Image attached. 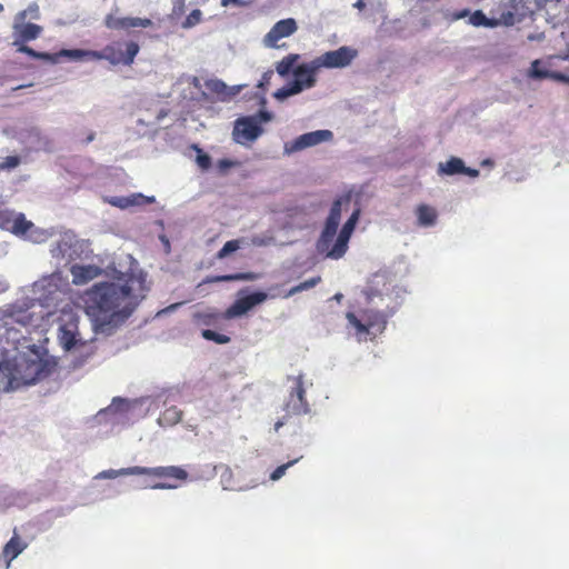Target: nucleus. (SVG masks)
<instances>
[{"label": "nucleus", "mask_w": 569, "mask_h": 569, "mask_svg": "<svg viewBox=\"0 0 569 569\" xmlns=\"http://www.w3.org/2000/svg\"><path fill=\"white\" fill-rule=\"evenodd\" d=\"M146 274L128 273L119 282L96 283L86 295V312L97 333L111 335L132 315L144 298Z\"/></svg>", "instance_id": "f257e3e1"}, {"label": "nucleus", "mask_w": 569, "mask_h": 569, "mask_svg": "<svg viewBox=\"0 0 569 569\" xmlns=\"http://www.w3.org/2000/svg\"><path fill=\"white\" fill-rule=\"evenodd\" d=\"M318 71L319 68L317 67L315 60L298 66L293 70L295 79L287 86L280 88L274 93V97L278 99H284L298 94L306 89L315 87L317 82L316 76Z\"/></svg>", "instance_id": "f03ea898"}, {"label": "nucleus", "mask_w": 569, "mask_h": 569, "mask_svg": "<svg viewBox=\"0 0 569 569\" xmlns=\"http://www.w3.org/2000/svg\"><path fill=\"white\" fill-rule=\"evenodd\" d=\"M140 51L134 41L116 40L108 43L102 50H97V60H107L113 66H131Z\"/></svg>", "instance_id": "7ed1b4c3"}, {"label": "nucleus", "mask_w": 569, "mask_h": 569, "mask_svg": "<svg viewBox=\"0 0 569 569\" xmlns=\"http://www.w3.org/2000/svg\"><path fill=\"white\" fill-rule=\"evenodd\" d=\"M139 475L152 476L161 481L149 485L151 489H176L180 482L188 478V472L177 466L167 467H139Z\"/></svg>", "instance_id": "20e7f679"}, {"label": "nucleus", "mask_w": 569, "mask_h": 569, "mask_svg": "<svg viewBox=\"0 0 569 569\" xmlns=\"http://www.w3.org/2000/svg\"><path fill=\"white\" fill-rule=\"evenodd\" d=\"M347 319L356 329L359 339L370 333L382 332L387 325L385 313L376 310H362L359 317L353 312H348Z\"/></svg>", "instance_id": "39448f33"}, {"label": "nucleus", "mask_w": 569, "mask_h": 569, "mask_svg": "<svg viewBox=\"0 0 569 569\" xmlns=\"http://www.w3.org/2000/svg\"><path fill=\"white\" fill-rule=\"evenodd\" d=\"M288 379L292 380L293 386L284 403V410L287 411L288 415L295 416L309 413L310 406L306 398L303 375L289 377Z\"/></svg>", "instance_id": "423d86ee"}, {"label": "nucleus", "mask_w": 569, "mask_h": 569, "mask_svg": "<svg viewBox=\"0 0 569 569\" xmlns=\"http://www.w3.org/2000/svg\"><path fill=\"white\" fill-rule=\"evenodd\" d=\"M263 132L260 121L257 117H242L236 120L233 128V140L237 143L246 144L257 140Z\"/></svg>", "instance_id": "0eeeda50"}, {"label": "nucleus", "mask_w": 569, "mask_h": 569, "mask_svg": "<svg viewBox=\"0 0 569 569\" xmlns=\"http://www.w3.org/2000/svg\"><path fill=\"white\" fill-rule=\"evenodd\" d=\"M357 50L350 47H340L337 50L327 51L313 59L319 70L321 68H345L357 57Z\"/></svg>", "instance_id": "6e6552de"}, {"label": "nucleus", "mask_w": 569, "mask_h": 569, "mask_svg": "<svg viewBox=\"0 0 569 569\" xmlns=\"http://www.w3.org/2000/svg\"><path fill=\"white\" fill-rule=\"evenodd\" d=\"M360 211L357 209L342 226L336 242L332 244L331 249L328 251V258L331 259H340L345 256L348 250V243L350 237L356 228V224L359 219Z\"/></svg>", "instance_id": "1a4fd4ad"}, {"label": "nucleus", "mask_w": 569, "mask_h": 569, "mask_svg": "<svg viewBox=\"0 0 569 569\" xmlns=\"http://www.w3.org/2000/svg\"><path fill=\"white\" fill-rule=\"evenodd\" d=\"M268 298L266 292L257 291L246 297L238 298L227 310L223 312V318L229 320L241 317L250 311L257 305L266 301Z\"/></svg>", "instance_id": "9d476101"}, {"label": "nucleus", "mask_w": 569, "mask_h": 569, "mask_svg": "<svg viewBox=\"0 0 569 569\" xmlns=\"http://www.w3.org/2000/svg\"><path fill=\"white\" fill-rule=\"evenodd\" d=\"M103 23L110 30H130L134 28H149L153 22L149 18L139 17H116L109 13L104 17Z\"/></svg>", "instance_id": "9b49d317"}, {"label": "nucleus", "mask_w": 569, "mask_h": 569, "mask_svg": "<svg viewBox=\"0 0 569 569\" xmlns=\"http://www.w3.org/2000/svg\"><path fill=\"white\" fill-rule=\"evenodd\" d=\"M333 137L330 130H317L308 133H303L295 139L290 144H286L287 152H296L308 147L319 144L323 141H329Z\"/></svg>", "instance_id": "f8f14e48"}, {"label": "nucleus", "mask_w": 569, "mask_h": 569, "mask_svg": "<svg viewBox=\"0 0 569 569\" xmlns=\"http://www.w3.org/2000/svg\"><path fill=\"white\" fill-rule=\"evenodd\" d=\"M298 29L297 22L292 18L283 19L274 23L264 37V44L270 48H279L278 41L282 38L293 34Z\"/></svg>", "instance_id": "ddd939ff"}, {"label": "nucleus", "mask_w": 569, "mask_h": 569, "mask_svg": "<svg viewBox=\"0 0 569 569\" xmlns=\"http://www.w3.org/2000/svg\"><path fill=\"white\" fill-rule=\"evenodd\" d=\"M27 18V11H21L17 16V21L13 24L16 39L13 41V46H18L19 43H24L30 40L37 39L42 28L34 23H23Z\"/></svg>", "instance_id": "4468645a"}, {"label": "nucleus", "mask_w": 569, "mask_h": 569, "mask_svg": "<svg viewBox=\"0 0 569 569\" xmlns=\"http://www.w3.org/2000/svg\"><path fill=\"white\" fill-rule=\"evenodd\" d=\"M31 226L23 213H16L12 210L0 209V228L10 231L14 236L22 233Z\"/></svg>", "instance_id": "2eb2a0df"}, {"label": "nucleus", "mask_w": 569, "mask_h": 569, "mask_svg": "<svg viewBox=\"0 0 569 569\" xmlns=\"http://www.w3.org/2000/svg\"><path fill=\"white\" fill-rule=\"evenodd\" d=\"M51 370H52V366L47 361H41V360L28 361L26 363L24 376H23L24 383L31 385L39 380H42L43 378H47L51 373Z\"/></svg>", "instance_id": "dca6fc26"}, {"label": "nucleus", "mask_w": 569, "mask_h": 569, "mask_svg": "<svg viewBox=\"0 0 569 569\" xmlns=\"http://www.w3.org/2000/svg\"><path fill=\"white\" fill-rule=\"evenodd\" d=\"M339 221L328 219L326 220L325 228L320 234V238L317 242V249L321 253H326L328 257V251L331 249V243L337 233Z\"/></svg>", "instance_id": "f3484780"}, {"label": "nucleus", "mask_w": 569, "mask_h": 569, "mask_svg": "<svg viewBox=\"0 0 569 569\" xmlns=\"http://www.w3.org/2000/svg\"><path fill=\"white\" fill-rule=\"evenodd\" d=\"M101 270L100 268L96 266H79L74 264L71 268V274H72V282L76 286L86 284L89 281L93 280L100 274Z\"/></svg>", "instance_id": "a211bd4d"}, {"label": "nucleus", "mask_w": 569, "mask_h": 569, "mask_svg": "<svg viewBox=\"0 0 569 569\" xmlns=\"http://www.w3.org/2000/svg\"><path fill=\"white\" fill-rule=\"evenodd\" d=\"M26 548L27 543L23 542L14 532L12 538L4 545L2 550V556L7 560V567H9L10 562L16 559Z\"/></svg>", "instance_id": "6ab92c4d"}, {"label": "nucleus", "mask_w": 569, "mask_h": 569, "mask_svg": "<svg viewBox=\"0 0 569 569\" xmlns=\"http://www.w3.org/2000/svg\"><path fill=\"white\" fill-rule=\"evenodd\" d=\"M56 57V62L60 58H69L71 60H97V50H83V49H62L57 53L52 54Z\"/></svg>", "instance_id": "aec40b11"}, {"label": "nucleus", "mask_w": 569, "mask_h": 569, "mask_svg": "<svg viewBox=\"0 0 569 569\" xmlns=\"http://www.w3.org/2000/svg\"><path fill=\"white\" fill-rule=\"evenodd\" d=\"M416 216L419 226L431 227L437 221L438 212L433 207L421 203L416 208Z\"/></svg>", "instance_id": "412c9836"}, {"label": "nucleus", "mask_w": 569, "mask_h": 569, "mask_svg": "<svg viewBox=\"0 0 569 569\" xmlns=\"http://www.w3.org/2000/svg\"><path fill=\"white\" fill-rule=\"evenodd\" d=\"M259 278L258 273L254 272H238L232 274H222V276H208L203 283H212V282H229V281H253Z\"/></svg>", "instance_id": "4be33fe9"}, {"label": "nucleus", "mask_w": 569, "mask_h": 569, "mask_svg": "<svg viewBox=\"0 0 569 569\" xmlns=\"http://www.w3.org/2000/svg\"><path fill=\"white\" fill-rule=\"evenodd\" d=\"M153 198L144 197L141 193L132 194L131 197H114L109 202L118 208L126 209L131 206H140L143 203L153 202Z\"/></svg>", "instance_id": "5701e85b"}, {"label": "nucleus", "mask_w": 569, "mask_h": 569, "mask_svg": "<svg viewBox=\"0 0 569 569\" xmlns=\"http://www.w3.org/2000/svg\"><path fill=\"white\" fill-rule=\"evenodd\" d=\"M465 170V162L457 157H451L446 162L438 164V173L441 176L460 174Z\"/></svg>", "instance_id": "b1692460"}, {"label": "nucleus", "mask_w": 569, "mask_h": 569, "mask_svg": "<svg viewBox=\"0 0 569 569\" xmlns=\"http://www.w3.org/2000/svg\"><path fill=\"white\" fill-rule=\"evenodd\" d=\"M17 236L23 237L24 239L32 241L34 243H42L48 240L50 234L47 230L36 227L31 221V226L26 228V230L22 233H19Z\"/></svg>", "instance_id": "393cba45"}, {"label": "nucleus", "mask_w": 569, "mask_h": 569, "mask_svg": "<svg viewBox=\"0 0 569 569\" xmlns=\"http://www.w3.org/2000/svg\"><path fill=\"white\" fill-rule=\"evenodd\" d=\"M299 59H300V56L298 53H290V54L286 56L277 63V66H276L277 72L281 77L288 76L290 72L293 73V70L296 69L293 67L298 62Z\"/></svg>", "instance_id": "a878e982"}, {"label": "nucleus", "mask_w": 569, "mask_h": 569, "mask_svg": "<svg viewBox=\"0 0 569 569\" xmlns=\"http://www.w3.org/2000/svg\"><path fill=\"white\" fill-rule=\"evenodd\" d=\"M194 319L199 325L211 327L216 326L223 318V312L218 311H201L194 315Z\"/></svg>", "instance_id": "bb28decb"}, {"label": "nucleus", "mask_w": 569, "mask_h": 569, "mask_svg": "<svg viewBox=\"0 0 569 569\" xmlns=\"http://www.w3.org/2000/svg\"><path fill=\"white\" fill-rule=\"evenodd\" d=\"M468 22L473 27L493 28L500 23V20L487 18L481 10H476L470 13Z\"/></svg>", "instance_id": "cd10ccee"}, {"label": "nucleus", "mask_w": 569, "mask_h": 569, "mask_svg": "<svg viewBox=\"0 0 569 569\" xmlns=\"http://www.w3.org/2000/svg\"><path fill=\"white\" fill-rule=\"evenodd\" d=\"M139 475V466L136 467H129V468H122L119 470L109 469L100 472L97 478H103V479H113L119 476H137Z\"/></svg>", "instance_id": "c85d7f7f"}, {"label": "nucleus", "mask_w": 569, "mask_h": 569, "mask_svg": "<svg viewBox=\"0 0 569 569\" xmlns=\"http://www.w3.org/2000/svg\"><path fill=\"white\" fill-rule=\"evenodd\" d=\"M16 47L18 48L19 52L26 53L31 58L44 60V61H49V62H53V63L56 62V57H53L51 53L38 52V51L33 50L32 48L26 46L24 43H19Z\"/></svg>", "instance_id": "c756f323"}, {"label": "nucleus", "mask_w": 569, "mask_h": 569, "mask_svg": "<svg viewBox=\"0 0 569 569\" xmlns=\"http://www.w3.org/2000/svg\"><path fill=\"white\" fill-rule=\"evenodd\" d=\"M206 87L211 93L219 96L221 99H224L229 96V93L227 92V84L219 79L207 81Z\"/></svg>", "instance_id": "7c9ffc66"}, {"label": "nucleus", "mask_w": 569, "mask_h": 569, "mask_svg": "<svg viewBox=\"0 0 569 569\" xmlns=\"http://www.w3.org/2000/svg\"><path fill=\"white\" fill-rule=\"evenodd\" d=\"M320 281H321L320 277H313V278H310V279H308V280H306L303 282H300L299 284L292 287L289 290V292L286 295V297H290V296H293V295H296L298 292L311 289L315 286H317Z\"/></svg>", "instance_id": "2f4dec72"}, {"label": "nucleus", "mask_w": 569, "mask_h": 569, "mask_svg": "<svg viewBox=\"0 0 569 569\" xmlns=\"http://www.w3.org/2000/svg\"><path fill=\"white\" fill-rule=\"evenodd\" d=\"M201 336L206 340L213 341L218 345H226V343L230 342V337L222 335V333H218L210 329L202 330Z\"/></svg>", "instance_id": "473e14b6"}, {"label": "nucleus", "mask_w": 569, "mask_h": 569, "mask_svg": "<svg viewBox=\"0 0 569 569\" xmlns=\"http://www.w3.org/2000/svg\"><path fill=\"white\" fill-rule=\"evenodd\" d=\"M240 248V241L239 240H229L227 241L223 247L218 251L217 258L223 259L228 254L237 251Z\"/></svg>", "instance_id": "72a5a7b5"}, {"label": "nucleus", "mask_w": 569, "mask_h": 569, "mask_svg": "<svg viewBox=\"0 0 569 569\" xmlns=\"http://www.w3.org/2000/svg\"><path fill=\"white\" fill-rule=\"evenodd\" d=\"M470 13H471V11L469 9H461V10H456V11L448 10L447 12L443 13V18L448 22H456L463 18L470 19Z\"/></svg>", "instance_id": "f704fd0d"}, {"label": "nucleus", "mask_w": 569, "mask_h": 569, "mask_svg": "<svg viewBox=\"0 0 569 569\" xmlns=\"http://www.w3.org/2000/svg\"><path fill=\"white\" fill-rule=\"evenodd\" d=\"M300 460V458H297V459H293V460H290L288 461L287 463H283L281 466H278L270 475V480L272 481H277L279 480L280 478H282L287 471L288 468H290L291 466H293L295 463H297L298 461Z\"/></svg>", "instance_id": "c9c22d12"}, {"label": "nucleus", "mask_w": 569, "mask_h": 569, "mask_svg": "<svg viewBox=\"0 0 569 569\" xmlns=\"http://www.w3.org/2000/svg\"><path fill=\"white\" fill-rule=\"evenodd\" d=\"M202 12L199 9L192 10L186 18L183 27L190 28L198 24L201 21Z\"/></svg>", "instance_id": "e433bc0d"}, {"label": "nucleus", "mask_w": 569, "mask_h": 569, "mask_svg": "<svg viewBox=\"0 0 569 569\" xmlns=\"http://www.w3.org/2000/svg\"><path fill=\"white\" fill-rule=\"evenodd\" d=\"M530 73L533 78L545 79L549 77V72L540 67V61L535 60L531 64Z\"/></svg>", "instance_id": "4c0bfd02"}, {"label": "nucleus", "mask_w": 569, "mask_h": 569, "mask_svg": "<svg viewBox=\"0 0 569 569\" xmlns=\"http://www.w3.org/2000/svg\"><path fill=\"white\" fill-rule=\"evenodd\" d=\"M197 164L202 170H208L211 167V158L209 154L202 152V150L198 149V154L196 157Z\"/></svg>", "instance_id": "58836bf2"}, {"label": "nucleus", "mask_w": 569, "mask_h": 569, "mask_svg": "<svg viewBox=\"0 0 569 569\" xmlns=\"http://www.w3.org/2000/svg\"><path fill=\"white\" fill-rule=\"evenodd\" d=\"M341 206H342V203H341L340 199L335 200L332 206H331V208H330L329 216L327 218L340 222V219H341Z\"/></svg>", "instance_id": "ea45409f"}, {"label": "nucleus", "mask_w": 569, "mask_h": 569, "mask_svg": "<svg viewBox=\"0 0 569 569\" xmlns=\"http://www.w3.org/2000/svg\"><path fill=\"white\" fill-rule=\"evenodd\" d=\"M61 342H62L64 349L70 350L76 346L77 339H76V336L71 331H63V335L61 337Z\"/></svg>", "instance_id": "a19ab883"}, {"label": "nucleus", "mask_w": 569, "mask_h": 569, "mask_svg": "<svg viewBox=\"0 0 569 569\" xmlns=\"http://www.w3.org/2000/svg\"><path fill=\"white\" fill-rule=\"evenodd\" d=\"M11 316L16 322H19L23 326L29 325L32 319L31 315H29L26 310H20L17 313H12Z\"/></svg>", "instance_id": "79ce46f5"}, {"label": "nucleus", "mask_w": 569, "mask_h": 569, "mask_svg": "<svg viewBox=\"0 0 569 569\" xmlns=\"http://www.w3.org/2000/svg\"><path fill=\"white\" fill-rule=\"evenodd\" d=\"M365 295H366V298L367 300L370 302L373 300L375 297H378L380 296L381 293L377 290V289H373L371 287H368L366 290H365Z\"/></svg>", "instance_id": "37998d69"}, {"label": "nucleus", "mask_w": 569, "mask_h": 569, "mask_svg": "<svg viewBox=\"0 0 569 569\" xmlns=\"http://www.w3.org/2000/svg\"><path fill=\"white\" fill-rule=\"evenodd\" d=\"M461 173L466 174V176H469L471 178H476V177L479 176V170L465 166V170Z\"/></svg>", "instance_id": "c03bdc74"}, {"label": "nucleus", "mask_w": 569, "mask_h": 569, "mask_svg": "<svg viewBox=\"0 0 569 569\" xmlns=\"http://www.w3.org/2000/svg\"><path fill=\"white\" fill-rule=\"evenodd\" d=\"M257 119L261 122H267L271 119V114L267 111H260L257 116Z\"/></svg>", "instance_id": "a18cd8bd"}, {"label": "nucleus", "mask_w": 569, "mask_h": 569, "mask_svg": "<svg viewBox=\"0 0 569 569\" xmlns=\"http://www.w3.org/2000/svg\"><path fill=\"white\" fill-rule=\"evenodd\" d=\"M166 416L167 415H170V417H172V419L174 420V422L179 421L180 420V412H178L174 408L172 409H168L164 413Z\"/></svg>", "instance_id": "49530a36"}, {"label": "nucleus", "mask_w": 569, "mask_h": 569, "mask_svg": "<svg viewBox=\"0 0 569 569\" xmlns=\"http://www.w3.org/2000/svg\"><path fill=\"white\" fill-rule=\"evenodd\" d=\"M7 162L10 167H16L19 163V159L17 157H8Z\"/></svg>", "instance_id": "de8ad7c7"}, {"label": "nucleus", "mask_w": 569, "mask_h": 569, "mask_svg": "<svg viewBox=\"0 0 569 569\" xmlns=\"http://www.w3.org/2000/svg\"><path fill=\"white\" fill-rule=\"evenodd\" d=\"M503 22L507 24L512 23L513 22V13L509 12V13L505 14Z\"/></svg>", "instance_id": "09e8293b"}, {"label": "nucleus", "mask_w": 569, "mask_h": 569, "mask_svg": "<svg viewBox=\"0 0 569 569\" xmlns=\"http://www.w3.org/2000/svg\"><path fill=\"white\" fill-rule=\"evenodd\" d=\"M284 425V421L283 420H278L276 423H274V431L278 432L279 429Z\"/></svg>", "instance_id": "8fccbe9b"}, {"label": "nucleus", "mask_w": 569, "mask_h": 569, "mask_svg": "<svg viewBox=\"0 0 569 569\" xmlns=\"http://www.w3.org/2000/svg\"><path fill=\"white\" fill-rule=\"evenodd\" d=\"M27 12L30 11L31 13H37L38 12V7L36 4L33 6H30L28 8V10H26Z\"/></svg>", "instance_id": "3c124183"}, {"label": "nucleus", "mask_w": 569, "mask_h": 569, "mask_svg": "<svg viewBox=\"0 0 569 569\" xmlns=\"http://www.w3.org/2000/svg\"><path fill=\"white\" fill-rule=\"evenodd\" d=\"M355 7L358 8V9H362L365 7V2L362 0H358L356 3H355Z\"/></svg>", "instance_id": "603ef678"}, {"label": "nucleus", "mask_w": 569, "mask_h": 569, "mask_svg": "<svg viewBox=\"0 0 569 569\" xmlns=\"http://www.w3.org/2000/svg\"><path fill=\"white\" fill-rule=\"evenodd\" d=\"M230 2H237V0H221L223 7L228 6Z\"/></svg>", "instance_id": "864d4df0"}, {"label": "nucleus", "mask_w": 569, "mask_h": 569, "mask_svg": "<svg viewBox=\"0 0 569 569\" xmlns=\"http://www.w3.org/2000/svg\"><path fill=\"white\" fill-rule=\"evenodd\" d=\"M93 139H94V133H93V132H91V133L87 137V140H86V141H87V142H91V141H93Z\"/></svg>", "instance_id": "5fc2aeb1"}, {"label": "nucleus", "mask_w": 569, "mask_h": 569, "mask_svg": "<svg viewBox=\"0 0 569 569\" xmlns=\"http://www.w3.org/2000/svg\"><path fill=\"white\" fill-rule=\"evenodd\" d=\"M57 249H58L59 251H62V250H63V249H62V242H58V243H57Z\"/></svg>", "instance_id": "6e6d98bb"}, {"label": "nucleus", "mask_w": 569, "mask_h": 569, "mask_svg": "<svg viewBox=\"0 0 569 569\" xmlns=\"http://www.w3.org/2000/svg\"><path fill=\"white\" fill-rule=\"evenodd\" d=\"M10 389H13V387H12V381H11V380L9 381V385H8V387L6 388V390H10Z\"/></svg>", "instance_id": "4d7b16f0"}, {"label": "nucleus", "mask_w": 569, "mask_h": 569, "mask_svg": "<svg viewBox=\"0 0 569 569\" xmlns=\"http://www.w3.org/2000/svg\"><path fill=\"white\" fill-rule=\"evenodd\" d=\"M341 297H342V295H340V293L336 295L337 300H340Z\"/></svg>", "instance_id": "13d9d810"}, {"label": "nucleus", "mask_w": 569, "mask_h": 569, "mask_svg": "<svg viewBox=\"0 0 569 569\" xmlns=\"http://www.w3.org/2000/svg\"><path fill=\"white\" fill-rule=\"evenodd\" d=\"M3 11V6L0 3V12Z\"/></svg>", "instance_id": "bf43d9fd"}]
</instances>
